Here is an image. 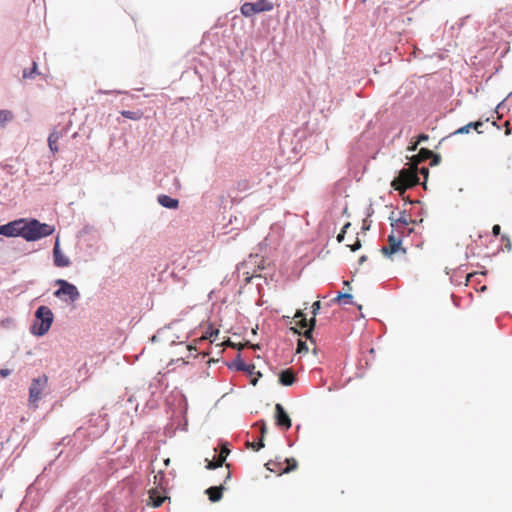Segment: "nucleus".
<instances>
[{
    "mask_svg": "<svg viewBox=\"0 0 512 512\" xmlns=\"http://www.w3.org/2000/svg\"><path fill=\"white\" fill-rule=\"evenodd\" d=\"M224 487L220 486H212L206 490V494L211 502H218L222 498Z\"/></svg>",
    "mask_w": 512,
    "mask_h": 512,
    "instance_id": "16",
    "label": "nucleus"
},
{
    "mask_svg": "<svg viewBox=\"0 0 512 512\" xmlns=\"http://www.w3.org/2000/svg\"><path fill=\"white\" fill-rule=\"evenodd\" d=\"M158 202L163 207L170 208V209L177 208L178 204H179L177 199L171 198L170 196H167V195H159L158 196Z\"/></svg>",
    "mask_w": 512,
    "mask_h": 512,
    "instance_id": "17",
    "label": "nucleus"
},
{
    "mask_svg": "<svg viewBox=\"0 0 512 512\" xmlns=\"http://www.w3.org/2000/svg\"><path fill=\"white\" fill-rule=\"evenodd\" d=\"M275 423L276 426L282 430H288L292 426V421L284 407L277 403L275 405Z\"/></svg>",
    "mask_w": 512,
    "mask_h": 512,
    "instance_id": "9",
    "label": "nucleus"
},
{
    "mask_svg": "<svg viewBox=\"0 0 512 512\" xmlns=\"http://www.w3.org/2000/svg\"><path fill=\"white\" fill-rule=\"evenodd\" d=\"M308 350L309 349H308L307 343L305 341L299 340L298 344H297V352L298 353L308 352Z\"/></svg>",
    "mask_w": 512,
    "mask_h": 512,
    "instance_id": "32",
    "label": "nucleus"
},
{
    "mask_svg": "<svg viewBox=\"0 0 512 512\" xmlns=\"http://www.w3.org/2000/svg\"><path fill=\"white\" fill-rule=\"evenodd\" d=\"M47 383L48 378L46 375L34 378L31 382L29 388V403L32 404L35 408L38 407L37 402L41 399L42 393L46 388Z\"/></svg>",
    "mask_w": 512,
    "mask_h": 512,
    "instance_id": "6",
    "label": "nucleus"
},
{
    "mask_svg": "<svg viewBox=\"0 0 512 512\" xmlns=\"http://www.w3.org/2000/svg\"><path fill=\"white\" fill-rule=\"evenodd\" d=\"M291 329L294 331V333L301 334V332H300V331H298V330H297V328H291Z\"/></svg>",
    "mask_w": 512,
    "mask_h": 512,
    "instance_id": "49",
    "label": "nucleus"
},
{
    "mask_svg": "<svg viewBox=\"0 0 512 512\" xmlns=\"http://www.w3.org/2000/svg\"><path fill=\"white\" fill-rule=\"evenodd\" d=\"M387 241V245L382 248L384 255L394 259L395 256H404L406 254V249L402 246V241L399 237L390 234Z\"/></svg>",
    "mask_w": 512,
    "mask_h": 512,
    "instance_id": "7",
    "label": "nucleus"
},
{
    "mask_svg": "<svg viewBox=\"0 0 512 512\" xmlns=\"http://www.w3.org/2000/svg\"><path fill=\"white\" fill-rule=\"evenodd\" d=\"M471 130V125L469 123L461 128H459L455 133L456 134H467Z\"/></svg>",
    "mask_w": 512,
    "mask_h": 512,
    "instance_id": "33",
    "label": "nucleus"
},
{
    "mask_svg": "<svg viewBox=\"0 0 512 512\" xmlns=\"http://www.w3.org/2000/svg\"><path fill=\"white\" fill-rule=\"evenodd\" d=\"M230 477H231V473H230V471H228L227 475H226V480L230 479Z\"/></svg>",
    "mask_w": 512,
    "mask_h": 512,
    "instance_id": "47",
    "label": "nucleus"
},
{
    "mask_svg": "<svg viewBox=\"0 0 512 512\" xmlns=\"http://www.w3.org/2000/svg\"><path fill=\"white\" fill-rule=\"evenodd\" d=\"M247 446L255 451H258L264 447V440L263 438H260L257 442H247Z\"/></svg>",
    "mask_w": 512,
    "mask_h": 512,
    "instance_id": "29",
    "label": "nucleus"
},
{
    "mask_svg": "<svg viewBox=\"0 0 512 512\" xmlns=\"http://www.w3.org/2000/svg\"><path fill=\"white\" fill-rule=\"evenodd\" d=\"M366 259H367V257H366V256H362V257L360 258V262H364Z\"/></svg>",
    "mask_w": 512,
    "mask_h": 512,
    "instance_id": "48",
    "label": "nucleus"
},
{
    "mask_svg": "<svg viewBox=\"0 0 512 512\" xmlns=\"http://www.w3.org/2000/svg\"><path fill=\"white\" fill-rule=\"evenodd\" d=\"M294 319H296V326H298L299 328H301V329L308 328V321L306 319L305 314L301 310H298L295 313Z\"/></svg>",
    "mask_w": 512,
    "mask_h": 512,
    "instance_id": "19",
    "label": "nucleus"
},
{
    "mask_svg": "<svg viewBox=\"0 0 512 512\" xmlns=\"http://www.w3.org/2000/svg\"><path fill=\"white\" fill-rule=\"evenodd\" d=\"M11 371L9 369H1L0 370V376L5 378L7 377L8 375H10Z\"/></svg>",
    "mask_w": 512,
    "mask_h": 512,
    "instance_id": "41",
    "label": "nucleus"
},
{
    "mask_svg": "<svg viewBox=\"0 0 512 512\" xmlns=\"http://www.w3.org/2000/svg\"><path fill=\"white\" fill-rule=\"evenodd\" d=\"M321 303L320 301H316L312 304V314L313 316H316L320 310Z\"/></svg>",
    "mask_w": 512,
    "mask_h": 512,
    "instance_id": "34",
    "label": "nucleus"
},
{
    "mask_svg": "<svg viewBox=\"0 0 512 512\" xmlns=\"http://www.w3.org/2000/svg\"><path fill=\"white\" fill-rule=\"evenodd\" d=\"M260 430H261V438H263V439H264V435H265V433L267 432L266 424H265V422H264V421H262V422H261V429H260Z\"/></svg>",
    "mask_w": 512,
    "mask_h": 512,
    "instance_id": "39",
    "label": "nucleus"
},
{
    "mask_svg": "<svg viewBox=\"0 0 512 512\" xmlns=\"http://www.w3.org/2000/svg\"><path fill=\"white\" fill-rule=\"evenodd\" d=\"M315 324H316V319H315V316H313L309 322H308V328L305 330V332L303 333L304 337L306 339H312V332L314 330V327H315Z\"/></svg>",
    "mask_w": 512,
    "mask_h": 512,
    "instance_id": "24",
    "label": "nucleus"
},
{
    "mask_svg": "<svg viewBox=\"0 0 512 512\" xmlns=\"http://www.w3.org/2000/svg\"><path fill=\"white\" fill-rule=\"evenodd\" d=\"M164 479H165V474H164V472L159 471V472L154 476V484H156L158 488L163 489V488H165V487L163 486V481H164Z\"/></svg>",
    "mask_w": 512,
    "mask_h": 512,
    "instance_id": "27",
    "label": "nucleus"
},
{
    "mask_svg": "<svg viewBox=\"0 0 512 512\" xmlns=\"http://www.w3.org/2000/svg\"><path fill=\"white\" fill-rule=\"evenodd\" d=\"M59 289L54 292V296L64 301L75 302L79 299L80 293L77 287L64 279L56 280Z\"/></svg>",
    "mask_w": 512,
    "mask_h": 512,
    "instance_id": "5",
    "label": "nucleus"
},
{
    "mask_svg": "<svg viewBox=\"0 0 512 512\" xmlns=\"http://www.w3.org/2000/svg\"><path fill=\"white\" fill-rule=\"evenodd\" d=\"M430 158H434V160H433L434 164H437L439 159H440L439 156L434 155V153L431 150L426 149V148H422V149H420V151H419V153L417 155L412 157V165L414 167H417V165L420 162L425 161V160L430 159Z\"/></svg>",
    "mask_w": 512,
    "mask_h": 512,
    "instance_id": "12",
    "label": "nucleus"
},
{
    "mask_svg": "<svg viewBox=\"0 0 512 512\" xmlns=\"http://www.w3.org/2000/svg\"><path fill=\"white\" fill-rule=\"evenodd\" d=\"M296 381L295 373L291 369L283 370L279 374V382L284 386H291Z\"/></svg>",
    "mask_w": 512,
    "mask_h": 512,
    "instance_id": "15",
    "label": "nucleus"
},
{
    "mask_svg": "<svg viewBox=\"0 0 512 512\" xmlns=\"http://www.w3.org/2000/svg\"><path fill=\"white\" fill-rule=\"evenodd\" d=\"M67 130H68V128H67V127L63 128V129H61V130L54 129V130L50 133L49 138H54L56 141H59V139H60L61 137H63V135H64V134H66V133H67Z\"/></svg>",
    "mask_w": 512,
    "mask_h": 512,
    "instance_id": "26",
    "label": "nucleus"
},
{
    "mask_svg": "<svg viewBox=\"0 0 512 512\" xmlns=\"http://www.w3.org/2000/svg\"><path fill=\"white\" fill-rule=\"evenodd\" d=\"M274 4L270 0H258L256 2H245L240 7L241 14L250 18L262 12L272 11Z\"/></svg>",
    "mask_w": 512,
    "mask_h": 512,
    "instance_id": "4",
    "label": "nucleus"
},
{
    "mask_svg": "<svg viewBox=\"0 0 512 512\" xmlns=\"http://www.w3.org/2000/svg\"><path fill=\"white\" fill-rule=\"evenodd\" d=\"M13 119V114L9 110H0V123H5Z\"/></svg>",
    "mask_w": 512,
    "mask_h": 512,
    "instance_id": "25",
    "label": "nucleus"
},
{
    "mask_svg": "<svg viewBox=\"0 0 512 512\" xmlns=\"http://www.w3.org/2000/svg\"><path fill=\"white\" fill-rule=\"evenodd\" d=\"M298 466L297 461L294 458H285L284 461H268L266 467L268 470L282 475L295 470Z\"/></svg>",
    "mask_w": 512,
    "mask_h": 512,
    "instance_id": "8",
    "label": "nucleus"
},
{
    "mask_svg": "<svg viewBox=\"0 0 512 512\" xmlns=\"http://www.w3.org/2000/svg\"><path fill=\"white\" fill-rule=\"evenodd\" d=\"M169 462H170V459H167V460L165 461V464H166V465H168V464H169Z\"/></svg>",
    "mask_w": 512,
    "mask_h": 512,
    "instance_id": "50",
    "label": "nucleus"
},
{
    "mask_svg": "<svg viewBox=\"0 0 512 512\" xmlns=\"http://www.w3.org/2000/svg\"><path fill=\"white\" fill-rule=\"evenodd\" d=\"M121 115L125 118L138 121L143 117V112L141 110H135V111H128L123 110L121 111Z\"/></svg>",
    "mask_w": 512,
    "mask_h": 512,
    "instance_id": "20",
    "label": "nucleus"
},
{
    "mask_svg": "<svg viewBox=\"0 0 512 512\" xmlns=\"http://www.w3.org/2000/svg\"><path fill=\"white\" fill-rule=\"evenodd\" d=\"M469 125H471V129L473 128L477 131V133H482V131L479 130V128L483 125L481 121L470 122Z\"/></svg>",
    "mask_w": 512,
    "mask_h": 512,
    "instance_id": "35",
    "label": "nucleus"
},
{
    "mask_svg": "<svg viewBox=\"0 0 512 512\" xmlns=\"http://www.w3.org/2000/svg\"><path fill=\"white\" fill-rule=\"evenodd\" d=\"M54 315L51 309L47 306H40L35 312V321L31 327V332L36 336L45 335L52 323H53Z\"/></svg>",
    "mask_w": 512,
    "mask_h": 512,
    "instance_id": "2",
    "label": "nucleus"
},
{
    "mask_svg": "<svg viewBox=\"0 0 512 512\" xmlns=\"http://www.w3.org/2000/svg\"><path fill=\"white\" fill-rule=\"evenodd\" d=\"M21 237L27 241H36L50 236L54 232V227L46 223H40L36 219L26 221L22 219Z\"/></svg>",
    "mask_w": 512,
    "mask_h": 512,
    "instance_id": "1",
    "label": "nucleus"
},
{
    "mask_svg": "<svg viewBox=\"0 0 512 512\" xmlns=\"http://www.w3.org/2000/svg\"><path fill=\"white\" fill-rule=\"evenodd\" d=\"M37 73V63L33 62V66L30 71L24 70L23 71V78L24 79H31L34 77V74Z\"/></svg>",
    "mask_w": 512,
    "mask_h": 512,
    "instance_id": "28",
    "label": "nucleus"
},
{
    "mask_svg": "<svg viewBox=\"0 0 512 512\" xmlns=\"http://www.w3.org/2000/svg\"><path fill=\"white\" fill-rule=\"evenodd\" d=\"M420 173H421V174H423L425 177H427V176H428V173H429L428 168H426V167H422V168L420 169Z\"/></svg>",
    "mask_w": 512,
    "mask_h": 512,
    "instance_id": "42",
    "label": "nucleus"
},
{
    "mask_svg": "<svg viewBox=\"0 0 512 512\" xmlns=\"http://www.w3.org/2000/svg\"><path fill=\"white\" fill-rule=\"evenodd\" d=\"M57 143L58 141H56L54 138L48 137V146L53 154H56L59 151Z\"/></svg>",
    "mask_w": 512,
    "mask_h": 512,
    "instance_id": "30",
    "label": "nucleus"
},
{
    "mask_svg": "<svg viewBox=\"0 0 512 512\" xmlns=\"http://www.w3.org/2000/svg\"><path fill=\"white\" fill-rule=\"evenodd\" d=\"M350 247L351 251H356L361 248V242L358 238H356L354 244L348 245Z\"/></svg>",
    "mask_w": 512,
    "mask_h": 512,
    "instance_id": "36",
    "label": "nucleus"
},
{
    "mask_svg": "<svg viewBox=\"0 0 512 512\" xmlns=\"http://www.w3.org/2000/svg\"><path fill=\"white\" fill-rule=\"evenodd\" d=\"M229 453H230V450L228 449L227 445H225V444L222 445L217 460L214 461V460L206 459V461H207L206 468L207 469H215V468L221 467L222 464L224 463V461L226 460L227 456L229 455Z\"/></svg>",
    "mask_w": 512,
    "mask_h": 512,
    "instance_id": "14",
    "label": "nucleus"
},
{
    "mask_svg": "<svg viewBox=\"0 0 512 512\" xmlns=\"http://www.w3.org/2000/svg\"><path fill=\"white\" fill-rule=\"evenodd\" d=\"M500 231H501V227L498 224L493 226L492 233L494 236L500 235Z\"/></svg>",
    "mask_w": 512,
    "mask_h": 512,
    "instance_id": "37",
    "label": "nucleus"
},
{
    "mask_svg": "<svg viewBox=\"0 0 512 512\" xmlns=\"http://www.w3.org/2000/svg\"><path fill=\"white\" fill-rule=\"evenodd\" d=\"M53 256H54V264L57 267H67L70 265L69 258L62 253L60 250V245L58 239L55 242L54 248H53Z\"/></svg>",
    "mask_w": 512,
    "mask_h": 512,
    "instance_id": "13",
    "label": "nucleus"
},
{
    "mask_svg": "<svg viewBox=\"0 0 512 512\" xmlns=\"http://www.w3.org/2000/svg\"><path fill=\"white\" fill-rule=\"evenodd\" d=\"M350 226H351V224H350L349 222H348V223H346V224L343 226V228H342L341 232H340V233L338 234V236H337V241H338V242H340V243H341V242H343L344 237H345V234H346V232H347V229H348Z\"/></svg>",
    "mask_w": 512,
    "mask_h": 512,
    "instance_id": "31",
    "label": "nucleus"
},
{
    "mask_svg": "<svg viewBox=\"0 0 512 512\" xmlns=\"http://www.w3.org/2000/svg\"><path fill=\"white\" fill-rule=\"evenodd\" d=\"M344 285H345V287L350 288V283L348 281H344Z\"/></svg>",
    "mask_w": 512,
    "mask_h": 512,
    "instance_id": "46",
    "label": "nucleus"
},
{
    "mask_svg": "<svg viewBox=\"0 0 512 512\" xmlns=\"http://www.w3.org/2000/svg\"><path fill=\"white\" fill-rule=\"evenodd\" d=\"M416 167L412 165L409 169H402L392 182L391 186L399 192H404L406 189L418 184L419 178L417 176Z\"/></svg>",
    "mask_w": 512,
    "mask_h": 512,
    "instance_id": "3",
    "label": "nucleus"
},
{
    "mask_svg": "<svg viewBox=\"0 0 512 512\" xmlns=\"http://www.w3.org/2000/svg\"><path fill=\"white\" fill-rule=\"evenodd\" d=\"M218 335L219 330L214 329L212 325H209L208 329L205 331V334L200 338V340L209 339L211 342H215Z\"/></svg>",
    "mask_w": 512,
    "mask_h": 512,
    "instance_id": "21",
    "label": "nucleus"
},
{
    "mask_svg": "<svg viewBox=\"0 0 512 512\" xmlns=\"http://www.w3.org/2000/svg\"><path fill=\"white\" fill-rule=\"evenodd\" d=\"M427 140H428V135H426V134H420V135L418 136L417 143L419 144V143H421V142H423V141H427Z\"/></svg>",
    "mask_w": 512,
    "mask_h": 512,
    "instance_id": "40",
    "label": "nucleus"
},
{
    "mask_svg": "<svg viewBox=\"0 0 512 512\" xmlns=\"http://www.w3.org/2000/svg\"><path fill=\"white\" fill-rule=\"evenodd\" d=\"M22 219L9 222L8 224L0 226V235L6 237L21 236Z\"/></svg>",
    "mask_w": 512,
    "mask_h": 512,
    "instance_id": "10",
    "label": "nucleus"
},
{
    "mask_svg": "<svg viewBox=\"0 0 512 512\" xmlns=\"http://www.w3.org/2000/svg\"><path fill=\"white\" fill-rule=\"evenodd\" d=\"M417 146H418V143L416 142V143H414V144H413L409 149H410V150H412V151H414V150H416V149H417Z\"/></svg>",
    "mask_w": 512,
    "mask_h": 512,
    "instance_id": "43",
    "label": "nucleus"
},
{
    "mask_svg": "<svg viewBox=\"0 0 512 512\" xmlns=\"http://www.w3.org/2000/svg\"><path fill=\"white\" fill-rule=\"evenodd\" d=\"M504 127H505V135H510L511 134V129H510V122L509 121H506L504 123Z\"/></svg>",
    "mask_w": 512,
    "mask_h": 512,
    "instance_id": "38",
    "label": "nucleus"
},
{
    "mask_svg": "<svg viewBox=\"0 0 512 512\" xmlns=\"http://www.w3.org/2000/svg\"><path fill=\"white\" fill-rule=\"evenodd\" d=\"M237 369L240 371L247 372L250 376L255 374V365H253V364H246V363L240 361L237 364Z\"/></svg>",
    "mask_w": 512,
    "mask_h": 512,
    "instance_id": "23",
    "label": "nucleus"
},
{
    "mask_svg": "<svg viewBox=\"0 0 512 512\" xmlns=\"http://www.w3.org/2000/svg\"><path fill=\"white\" fill-rule=\"evenodd\" d=\"M352 295L349 294V293H339L335 299L336 302L340 303V304H344V305H347V304H352Z\"/></svg>",
    "mask_w": 512,
    "mask_h": 512,
    "instance_id": "22",
    "label": "nucleus"
},
{
    "mask_svg": "<svg viewBox=\"0 0 512 512\" xmlns=\"http://www.w3.org/2000/svg\"><path fill=\"white\" fill-rule=\"evenodd\" d=\"M391 220H392L391 225H392L393 227H396V228L405 227V226H407L409 223H411V222H412V220H411L410 216H409V215H407L405 212H402L399 218H397V219H395V220H394L393 218H391Z\"/></svg>",
    "mask_w": 512,
    "mask_h": 512,
    "instance_id": "18",
    "label": "nucleus"
},
{
    "mask_svg": "<svg viewBox=\"0 0 512 512\" xmlns=\"http://www.w3.org/2000/svg\"><path fill=\"white\" fill-rule=\"evenodd\" d=\"M257 381H258V379H257V378H254V379H252V380H251V383H252L253 385H256Z\"/></svg>",
    "mask_w": 512,
    "mask_h": 512,
    "instance_id": "45",
    "label": "nucleus"
},
{
    "mask_svg": "<svg viewBox=\"0 0 512 512\" xmlns=\"http://www.w3.org/2000/svg\"><path fill=\"white\" fill-rule=\"evenodd\" d=\"M186 350H188V351L195 350V347H193L192 345H187Z\"/></svg>",
    "mask_w": 512,
    "mask_h": 512,
    "instance_id": "44",
    "label": "nucleus"
},
{
    "mask_svg": "<svg viewBox=\"0 0 512 512\" xmlns=\"http://www.w3.org/2000/svg\"><path fill=\"white\" fill-rule=\"evenodd\" d=\"M165 488L160 489L158 487L149 490V502L148 504L152 507H160L163 502L167 499Z\"/></svg>",
    "mask_w": 512,
    "mask_h": 512,
    "instance_id": "11",
    "label": "nucleus"
}]
</instances>
